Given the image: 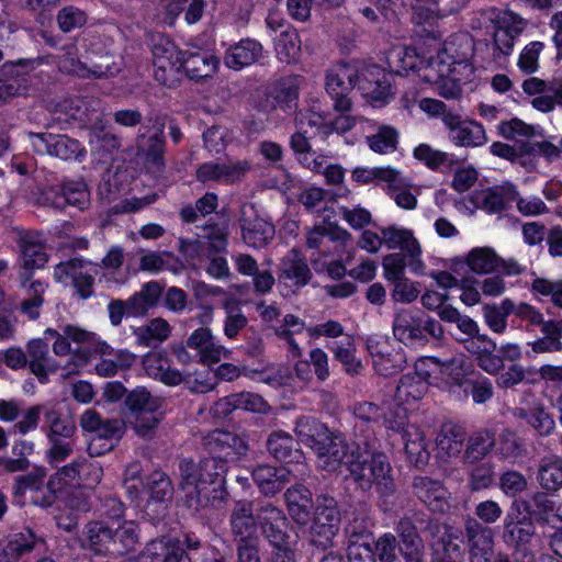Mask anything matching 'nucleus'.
Returning a JSON list of instances; mask_svg holds the SVG:
<instances>
[{"label":"nucleus","instance_id":"3c124183","mask_svg":"<svg viewBox=\"0 0 562 562\" xmlns=\"http://www.w3.org/2000/svg\"><path fill=\"white\" fill-rule=\"evenodd\" d=\"M465 262L472 272L487 274L499 267L501 257L490 247H477L468 254Z\"/></svg>","mask_w":562,"mask_h":562},{"label":"nucleus","instance_id":"052dcab7","mask_svg":"<svg viewBox=\"0 0 562 562\" xmlns=\"http://www.w3.org/2000/svg\"><path fill=\"white\" fill-rule=\"evenodd\" d=\"M524 509L539 524L549 522V517L555 510V502L546 492H536L530 501L521 503Z\"/></svg>","mask_w":562,"mask_h":562},{"label":"nucleus","instance_id":"cd10ccee","mask_svg":"<svg viewBox=\"0 0 562 562\" xmlns=\"http://www.w3.org/2000/svg\"><path fill=\"white\" fill-rule=\"evenodd\" d=\"M249 169V162L246 160L232 164L209 161L198 168L196 179L201 182L221 181L235 183L239 181Z\"/></svg>","mask_w":562,"mask_h":562},{"label":"nucleus","instance_id":"2eb2a0df","mask_svg":"<svg viewBox=\"0 0 562 562\" xmlns=\"http://www.w3.org/2000/svg\"><path fill=\"white\" fill-rule=\"evenodd\" d=\"M355 417L353 435L355 446L374 448L379 445L376 430L381 428V419L384 411L372 402H358L352 406Z\"/></svg>","mask_w":562,"mask_h":562},{"label":"nucleus","instance_id":"680f3d73","mask_svg":"<svg viewBox=\"0 0 562 562\" xmlns=\"http://www.w3.org/2000/svg\"><path fill=\"white\" fill-rule=\"evenodd\" d=\"M469 470L468 486L471 491L477 492L486 490L495 484V465L491 461L468 463Z\"/></svg>","mask_w":562,"mask_h":562},{"label":"nucleus","instance_id":"37998d69","mask_svg":"<svg viewBox=\"0 0 562 562\" xmlns=\"http://www.w3.org/2000/svg\"><path fill=\"white\" fill-rule=\"evenodd\" d=\"M328 349L333 352L335 360L340 362L349 375H358L363 366L356 356V344L352 337L346 336L339 341L328 345Z\"/></svg>","mask_w":562,"mask_h":562},{"label":"nucleus","instance_id":"9d476101","mask_svg":"<svg viewBox=\"0 0 562 562\" xmlns=\"http://www.w3.org/2000/svg\"><path fill=\"white\" fill-rule=\"evenodd\" d=\"M438 111L442 110V122L449 130V139L461 147H481L488 140L484 126L474 121L463 119L451 111H445L446 104L441 101L429 100Z\"/></svg>","mask_w":562,"mask_h":562},{"label":"nucleus","instance_id":"0e129e2a","mask_svg":"<svg viewBox=\"0 0 562 562\" xmlns=\"http://www.w3.org/2000/svg\"><path fill=\"white\" fill-rule=\"evenodd\" d=\"M387 63L394 74L404 76L409 70L417 69L419 57L415 48L396 47L389 54Z\"/></svg>","mask_w":562,"mask_h":562},{"label":"nucleus","instance_id":"393cba45","mask_svg":"<svg viewBox=\"0 0 562 562\" xmlns=\"http://www.w3.org/2000/svg\"><path fill=\"white\" fill-rule=\"evenodd\" d=\"M423 312L418 310H402L393 321L394 337L406 346L426 344L428 339L422 330Z\"/></svg>","mask_w":562,"mask_h":562},{"label":"nucleus","instance_id":"79ce46f5","mask_svg":"<svg viewBox=\"0 0 562 562\" xmlns=\"http://www.w3.org/2000/svg\"><path fill=\"white\" fill-rule=\"evenodd\" d=\"M428 382L417 372L404 374L396 386L394 394L398 405L417 402L427 393Z\"/></svg>","mask_w":562,"mask_h":562},{"label":"nucleus","instance_id":"bb28decb","mask_svg":"<svg viewBox=\"0 0 562 562\" xmlns=\"http://www.w3.org/2000/svg\"><path fill=\"white\" fill-rule=\"evenodd\" d=\"M29 369L38 382L46 384L48 375L56 373L60 364L50 356L48 342L44 339H32L27 342Z\"/></svg>","mask_w":562,"mask_h":562},{"label":"nucleus","instance_id":"bf43d9fd","mask_svg":"<svg viewBox=\"0 0 562 562\" xmlns=\"http://www.w3.org/2000/svg\"><path fill=\"white\" fill-rule=\"evenodd\" d=\"M372 522L366 508L361 510H355L351 514V518L345 526V535L348 538V543L366 541L371 538Z\"/></svg>","mask_w":562,"mask_h":562},{"label":"nucleus","instance_id":"e433bc0d","mask_svg":"<svg viewBox=\"0 0 562 562\" xmlns=\"http://www.w3.org/2000/svg\"><path fill=\"white\" fill-rule=\"evenodd\" d=\"M537 481L546 492L562 488V458L550 454L541 458L537 464Z\"/></svg>","mask_w":562,"mask_h":562},{"label":"nucleus","instance_id":"72a5a7b5","mask_svg":"<svg viewBox=\"0 0 562 562\" xmlns=\"http://www.w3.org/2000/svg\"><path fill=\"white\" fill-rule=\"evenodd\" d=\"M262 45L256 40L244 38L229 46L224 55V65L233 70H240L257 63L262 57Z\"/></svg>","mask_w":562,"mask_h":562},{"label":"nucleus","instance_id":"13d9d810","mask_svg":"<svg viewBox=\"0 0 562 562\" xmlns=\"http://www.w3.org/2000/svg\"><path fill=\"white\" fill-rule=\"evenodd\" d=\"M274 49L278 59L284 64L297 60L301 53V41L295 30H285L276 40Z\"/></svg>","mask_w":562,"mask_h":562},{"label":"nucleus","instance_id":"a211bd4d","mask_svg":"<svg viewBox=\"0 0 562 562\" xmlns=\"http://www.w3.org/2000/svg\"><path fill=\"white\" fill-rule=\"evenodd\" d=\"M258 507L249 499L236 501L229 515V527L234 542L259 540Z\"/></svg>","mask_w":562,"mask_h":562},{"label":"nucleus","instance_id":"20e7f679","mask_svg":"<svg viewBox=\"0 0 562 562\" xmlns=\"http://www.w3.org/2000/svg\"><path fill=\"white\" fill-rule=\"evenodd\" d=\"M87 548L97 554L122 557L135 550L138 528L134 521H124L113 529L103 520H92L85 526Z\"/></svg>","mask_w":562,"mask_h":562},{"label":"nucleus","instance_id":"58836bf2","mask_svg":"<svg viewBox=\"0 0 562 562\" xmlns=\"http://www.w3.org/2000/svg\"><path fill=\"white\" fill-rule=\"evenodd\" d=\"M517 196L516 187L506 182L488 189L484 193L481 207L490 214L501 213L508 210L513 202L517 200Z\"/></svg>","mask_w":562,"mask_h":562},{"label":"nucleus","instance_id":"473e14b6","mask_svg":"<svg viewBox=\"0 0 562 562\" xmlns=\"http://www.w3.org/2000/svg\"><path fill=\"white\" fill-rule=\"evenodd\" d=\"M297 101V79L293 77L281 78L273 92L266 95V102L260 105V109L265 112H270L277 108L284 112L296 111Z\"/></svg>","mask_w":562,"mask_h":562},{"label":"nucleus","instance_id":"6e6552de","mask_svg":"<svg viewBox=\"0 0 562 562\" xmlns=\"http://www.w3.org/2000/svg\"><path fill=\"white\" fill-rule=\"evenodd\" d=\"M513 313L530 325L541 326L543 336L528 344L535 353L562 351V319L544 321L543 315L527 303L514 304Z\"/></svg>","mask_w":562,"mask_h":562},{"label":"nucleus","instance_id":"338daca9","mask_svg":"<svg viewBox=\"0 0 562 562\" xmlns=\"http://www.w3.org/2000/svg\"><path fill=\"white\" fill-rule=\"evenodd\" d=\"M202 228V237L207 240L206 249L210 254H221L227 250L228 229L226 225L209 221Z\"/></svg>","mask_w":562,"mask_h":562},{"label":"nucleus","instance_id":"49530a36","mask_svg":"<svg viewBox=\"0 0 562 562\" xmlns=\"http://www.w3.org/2000/svg\"><path fill=\"white\" fill-rule=\"evenodd\" d=\"M461 389L465 396H471L476 404H483L493 397V384L481 372L470 370L465 380L461 382Z\"/></svg>","mask_w":562,"mask_h":562},{"label":"nucleus","instance_id":"a878e982","mask_svg":"<svg viewBox=\"0 0 562 562\" xmlns=\"http://www.w3.org/2000/svg\"><path fill=\"white\" fill-rule=\"evenodd\" d=\"M148 562H192L179 538L161 537L149 541L143 552Z\"/></svg>","mask_w":562,"mask_h":562},{"label":"nucleus","instance_id":"aec40b11","mask_svg":"<svg viewBox=\"0 0 562 562\" xmlns=\"http://www.w3.org/2000/svg\"><path fill=\"white\" fill-rule=\"evenodd\" d=\"M42 63V57L20 58L4 63L0 69V101L5 102L9 98L19 94L23 89L21 85V81H24L23 77Z\"/></svg>","mask_w":562,"mask_h":562},{"label":"nucleus","instance_id":"423d86ee","mask_svg":"<svg viewBox=\"0 0 562 562\" xmlns=\"http://www.w3.org/2000/svg\"><path fill=\"white\" fill-rule=\"evenodd\" d=\"M473 50V38L468 33L454 34L445 42L430 66L437 67L439 76H452L457 79L458 75H463L465 79H470L473 75L471 64Z\"/></svg>","mask_w":562,"mask_h":562},{"label":"nucleus","instance_id":"b1692460","mask_svg":"<svg viewBox=\"0 0 562 562\" xmlns=\"http://www.w3.org/2000/svg\"><path fill=\"white\" fill-rule=\"evenodd\" d=\"M218 65V58L209 50H182L176 72L184 70L190 79L199 81L212 77Z\"/></svg>","mask_w":562,"mask_h":562},{"label":"nucleus","instance_id":"c9c22d12","mask_svg":"<svg viewBox=\"0 0 562 562\" xmlns=\"http://www.w3.org/2000/svg\"><path fill=\"white\" fill-rule=\"evenodd\" d=\"M151 54L156 68L160 69L162 72H166L167 69L177 71L182 50L178 49L175 43L168 37L158 34L151 40Z\"/></svg>","mask_w":562,"mask_h":562},{"label":"nucleus","instance_id":"0eeeda50","mask_svg":"<svg viewBox=\"0 0 562 562\" xmlns=\"http://www.w3.org/2000/svg\"><path fill=\"white\" fill-rule=\"evenodd\" d=\"M164 284L158 281H149L142 285L140 290L127 300L113 299L108 304L109 319L112 326H120L123 318L145 317L149 311L156 307L162 297Z\"/></svg>","mask_w":562,"mask_h":562},{"label":"nucleus","instance_id":"1a4fd4ad","mask_svg":"<svg viewBox=\"0 0 562 562\" xmlns=\"http://www.w3.org/2000/svg\"><path fill=\"white\" fill-rule=\"evenodd\" d=\"M38 203L56 210L72 206L86 211L91 204L90 191L83 180L63 179L43 190Z\"/></svg>","mask_w":562,"mask_h":562},{"label":"nucleus","instance_id":"864d4df0","mask_svg":"<svg viewBox=\"0 0 562 562\" xmlns=\"http://www.w3.org/2000/svg\"><path fill=\"white\" fill-rule=\"evenodd\" d=\"M145 491L156 503H167L172 499L173 486L170 477L162 471L155 470L145 479Z\"/></svg>","mask_w":562,"mask_h":562},{"label":"nucleus","instance_id":"09e8293b","mask_svg":"<svg viewBox=\"0 0 562 562\" xmlns=\"http://www.w3.org/2000/svg\"><path fill=\"white\" fill-rule=\"evenodd\" d=\"M45 426L47 438H72L76 432V424L74 419L64 415L55 408H47L44 412Z\"/></svg>","mask_w":562,"mask_h":562},{"label":"nucleus","instance_id":"39448f33","mask_svg":"<svg viewBox=\"0 0 562 562\" xmlns=\"http://www.w3.org/2000/svg\"><path fill=\"white\" fill-rule=\"evenodd\" d=\"M124 406L133 417L134 432L144 440L155 438L164 419L161 401L154 397L145 386H137L126 394Z\"/></svg>","mask_w":562,"mask_h":562},{"label":"nucleus","instance_id":"f704fd0d","mask_svg":"<svg viewBox=\"0 0 562 562\" xmlns=\"http://www.w3.org/2000/svg\"><path fill=\"white\" fill-rule=\"evenodd\" d=\"M402 440L409 463L417 469H424L430 459V452L424 432L417 427L409 426L402 434Z\"/></svg>","mask_w":562,"mask_h":562},{"label":"nucleus","instance_id":"f03ea898","mask_svg":"<svg viewBox=\"0 0 562 562\" xmlns=\"http://www.w3.org/2000/svg\"><path fill=\"white\" fill-rule=\"evenodd\" d=\"M346 467L356 490L367 493L375 486L384 503L395 494L393 469L386 454L379 451V445L372 449L356 446Z\"/></svg>","mask_w":562,"mask_h":562},{"label":"nucleus","instance_id":"ea45409f","mask_svg":"<svg viewBox=\"0 0 562 562\" xmlns=\"http://www.w3.org/2000/svg\"><path fill=\"white\" fill-rule=\"evenodd\" d=\"M295 446L294 438L283 430L271 432L266 441L269 454L278 461L288 463L297 461L300 458V451Z\"/></svg>","mask_w":562,"mask_h":562},{"label":"nucleus","instance_id":"4be33fe9","mask_svg":"<svg viewBox=\"0 0 562 562\" xmlns=\"http://www.w3.org/2000/svg\"><path fill=\"white\" fill-rule=\"evenodd\" d=\"M45 539L31 528H24L20 532L9 535L0 543L2 562H15L32 551L44 548Z\"/></svg>","mask_w":562,"mask_h":562},{"label":"nucleus","instance_id":"2f4dec72","mask_svg":"<svg viewBox=\"0 0 562 562\" xmlns=\"http://www.w3.org/2000/svg\"><path fill=\"white\" fill-rule=\"evenodd\" d=\"M284 499L292 520L299 526H306L315 507L312 492L302 484H295L285 491Z\"/></svg>","mask_w":562,"mask_h":562},{"label":"nucleus","instance_id":"4d7b16f0","mask_svg":"<svg viewBox=\"0 0 562 562\" xmlns=\"http://www.w3.org/2000/svg\"><path fill=\"white\" fill-rule=\"evenodd\" d=\"M518 417L525 419L541 437L550 436L555 429L554 417L541 405L520 409Z\"/></svg>","mask_w":562,"mask_h":562},{"label":"nucleus","instance_id":"8fccbe9b","mask_svg":"<svg viewBox=\"0 0 562 562\" xmlns=\"http://www.w3.org/2000/svg\"><path fill=\"white\" fill-rule=\"evenodd\" d=\"M494 432L484 429L473 434L469 440L463 454L464 463H475L483 460L494 448Z\"/></svg>","mask_w":562,"mask_h":562},{"label":"nucleus","instance_id":"4c0bfd02","mask_svg":"<svg viewBox=\"0 0 562 562\" xmlns=\"http://www.w3.org/2000/svg\"><path fill=\"white\" fill-rule=\"evenodd\" d=\"M239 223L243 239L251 247L261 248L274 237V226L262 218L241 217Z\"/></svg>","mask_w":562,"mask_h":562},{"label":"nucleus","instance_id":"dca6fc26","mask_svg":"<svg viewBox=\"0 0 562 562\" xmlns=\"http://www.w3.org/2000/svg\"><path fill=\"white\" fill-rule=\"evenodd\" d=\"M464 538L469 554V562H494V533L473 517L464 520Z\"/></svg>","mask_w":562,"mask_h":562},{"label":"nucleus","instance_id":"6ab92c4d","mask_svg":"<svg viewBox=\"0 0 562 562\" xmlns=\"http://www.w3.org/2000/svg\"><path fill=\"white\" fill-rule=\"evenodd\" d=\"M83 430L94 434L93 437L108 441L109 448H115L126 431L122 418H103L97 411L87 409L80 417Z\"/></svg>","mask_w":562,"mask_h":562},{"label":"nucleus","instance_id":"7c9ffc66","mask_svg":"<svg viewBox=\"0 0 562 562\" xmlns=\"http://www.w3.org/2000/svg\"><path fill=\"white\" fill-rule=\"evenodd\" d=\"M260 493L273 497L291 482V472L283 467L258 464L251 472Z\"/></svg>","mask_w":562,"mask_h":562},{"label":"nucleus","instance_id":"6e6d98bb","mask_svg":"<svg viewBox=\"0 0 562 562\" xmlns=\"http://www.w3.org/2000/svg\"><path fill=\"white\" fill-rule=\"evenodd\" d=\"M465 430L463 427L447 424L443 425L437 437V446L445 451L448 457H456L461 453L465 441Z\"/></svg>","mask_w":562,"mask_h":562},{"label":"nucleus","instance_id":"7ed1b4c3","mask_svg":"<svg viewBox=\"0 0 562 562\" xmlns=\"http://www.w3.org/2000/svg\"><path fill=\"white\" fill-rule=\"evenodd\" d=\"M295 431L303 442L324 459L323 468L327 471H336L341 464L346 465L350 452L356 448L346 441L341 432L330 430L314 418H301Z\"/></svg>","mask_w":562,"mask_h":562},{"label":"nucleus","instance_id":"5fc2aeb1","mask_svg":"<svg viewBox=\"0 0 562 562\" xmlns=\"http://www.w3.org/2000/svg\"><path fill=\"white\" fill-rule=\"evenodd\" d=\"M398 137V131L394 126L383 124L374 134L367 136V144L374 153L386 155L397 149Z\"/></svg>","mask_w":562,"mask_h":562},{"label":"nucleus","instance_id":"4468645a","mask_svg":"<svg viewBox=\"0 0 562 562\" xmlns=\"http://www.w3.org/2000/svg\"><path fill=\"white\" fill-rule=\"evenodd\" d=\"M258 519L261 536L277 551L289 548L290 522L282 508L272 503H262L258 506Z\"/></svg>","mask_w":562,"mask_h":562},{"label":"nucleus","instance_id":"412c9836","mask_svg":"<svg viewBox=\"0 0 562 562\" xmlns=\"http://www.w3.org/2000/svg\"><path fill=\"white\" fill-rule=\"evenodd\" d=\"M412 493L431 512L445 513L449 508V493L442 481L426 475H416L412 480Z\"/></svg>","mask_w":562,"mask_h":562},{"label":"nucleus","instance_id":"f257e3e1","mask_svg":"<svg viewBox=\"0 0 562 562\" xmlns=\"http://www.w3.org/2000/svg\"><path fill=\"white\" fill-rule=\"evenodd\" d=\"M204 447L209 456L199 462L183 458L178 467L181 490L190 488L183 503L195 513L209 507L221 508L226 503L229 463L238 461L248 451L244 438L222 429H215L204 437Z\"/></svg>","mask_w":562,"mask_h":562},{"label":"nucleus","instance_id":"603ef678","mask_svg":"<svg viewBox=\"0 0 562 562\" xmlns=\"http://www.w3.org/2000/svg\"><path fill=\"white\" fill-rule=\"evenodd\" d=\"M205 7V0H169L166 12L172 20L183 13L188 24H195L202 19Z\"/></svg>","mask_w":562,"mask_h":562},{"label":"nucleus","instance_id":"e2e57ef3","mask_svg":"<svg viewBox=\"0 0 562 562\" xmlns=\"http://www.w3.org/2000/svg\"><path fill=\"white\" fill-rule=\"evenodd\" d=\"M339 529L334 526L319 524L311 520V525L306 531V539L310 546L319 551H326L334 548V539L337 537Z\"/></svg>","mask_w":562,"mask_h":562},{"label":"nucleus","instance_id":"9b49d317","mask_svg":"<svg viewBox=\"0 0 562 562\" xmlns=\"http://www.w3.org/2000/svg\"><path fill=\"white\" fill-rule=\"evenodd\" d=\"M357 68L351 64L341 61L330 68L325 78V90L333 100L336 112L348 113L352 109L350 98L356 88Z\"/></svg>","mask_w":562,"mask_h":562},{"label":"nucleus","instance_id":"c85d7f7f","mask_svg":"<svg viewBox=\"0 0 562 562\" xmlns=\"http://www.w3.org/2000/svg\"><path fill=\"white\" fill-rule=\"evenodd\" d=\"M536 533V527L531 520L520 521V525H509L503 531L504 542L514 549L516 560L535 562V555L530 549Z\"/></svg>","mask_w":562,"mask_h":562},{"label":"nucleus","instance_id":"69168bd1","mask_svg":"<svg viewBox=\"0 0 562 562\" xmlns=\"http://www.w3.org/2000/svg\"><path fill=\"white\" fill-rule=\"evenodd\" d=\"M514 312V302L510 299L502 301L501 305L486 304L483 314L486 324L495 333H503L507 326V316Z\"/></svg>","mask_w":562,"mask_h":562},{"label":"nucleus","instance_id":"c756f323","mask_svg":"<svg viewBox=\"0 0 562 562\" xmlns=\"http://www.w3.org/2000/svg\"><path fill=\"white\" fill-rule=\"evenodd\" d=\"M380 232L383 236V243L389 249L400 248L406 256L411 257V265L414 267V270L423 265L419 260L422 254L420 245L411 229L391 225L380 228Z\"/></svg>","mask_w":562,"mask_h":562},{"label":"nucleus","instance_id":"de8ad7c7","mask_svg":"<svg viewBox=\"0 0 562 562\" xmlns=\"http://www.w3.org/2000/svg\"><path fill=\"white\" fill-rule=\"evenodd\" d=\"M56 111L67 116L66 121L77 122L81 125L92 123L94 111L90 109L89 102L80 97H69L59 101Z\"/></svg>","mask_w":562,"mask_h":562},{"label":"nucleus","instance_id":"ddd939ff","mask_svg":"<svg viewBox=\"0 0 562 562\" xmlns=\"http://www.w3.org/2000/svg\"><path fill=\"white\" fill-rule=\"evenodd\" d=\"M393 76L376 65L357 70L356 88L374 106H382L393 98Z\"/></svg>","mask_w":562,"mask_h":562},{"label":"nucleus","instance_id":"c03bdc74","mask_svg":"<svg viewBox=\"0 0 562 562\" xmlns=\"http://www.w3.org/2000/svg\"><path fill=\"white\" fill-rule=\"evenodd\" d=\"M310 520L340 529L341 514L337 499L328 493L316 495L313 517Z\"/></svg>","mask_w":562,"mask_h":562},{"label":"nucleus","instance_id":"f8f14e48","mask_svg":"<svg viewBox=\"0 0 562 562\" xmlns=\"http://www.w3.org/2000/svg\"><path fill=\"white\" fill-rule=\"evenodd\" d=\"M31 148L38 155H49L63 160H79L86 156L81 143L64 134L47 132L26 134Z\"/></svg>","mask_w":562,"mask_h":562},{"label":"nucleus","instance_id":"f3484780","mask_svg":"<svg viewBox=\"0 0 562 562\" xmlns=\"http://www.w3.org/2000/svg\"><path fill=\"white\" fill-rule=\"evenodd\" d=\"M312 278V270L299 249L292 248L280 260L278 266V281L281 285L289 289L291 293H297L310 283Z\"/></svg>","mask_w":562,"mask_h":562},{"label":"nucleus","instance_id":"a19ab883","mask_svg":"<svg viewBox=\"0 0 562 562\" xmlns=\"http://www.w3.org/2000/svg\"><path fill=\"white\" fill-rule=\"evenodd\" d=\"M170 334L171 326L161 317L153 318L147 324L133 328L137 345L143 347H156L167 340Z\"/></svg>","mask_w":562,"mask_h":562},{"label":"nucleus","instance_id":"5701e85b","mask_svg":"<svg viewBox=\"0 0 562 562\" xmlns=\"http://www.w3.org/2000/svg\"><path fill=\"white\" fill-rule=\"evenodd\" d=\"M165 124L156 120L151 126L142 125L136 136V147L146 160L157 167L165 164Z\"/></svg>","mask_w":562,"mask_h":562},{"label":"nucleus","instance_id":"774afa93","mask_svg":"<svg viewBox=\"0 0 562 562\" xmlns=\"http://www.w3.org/2000/svg\"><path fill=\"white\" fill-rule=\"evenodd\" d=\"M90 136L95 139L100 148L108 154L117 153L122 147V139L114 134L102 121L94 122L89 127Z\"/></svg>","mask_w":562,"mask_h":562},{"label":"nucleus","instance_id":"a18cd8bd","mask_svg":"<svg viewBox=\"0 0 562 562\" xmlns=\"http://www.w3.org/2000/svg\"><path fill=\"white\" fill-rule=\"evenodd\" d=\"M461 535L462 531L454 528L441 539H437L435 543H429L430 562H457L452 555L461 551V546L457 542Z\"/></svg>","mask_w":562,"mask_h":562}]
</instances>
